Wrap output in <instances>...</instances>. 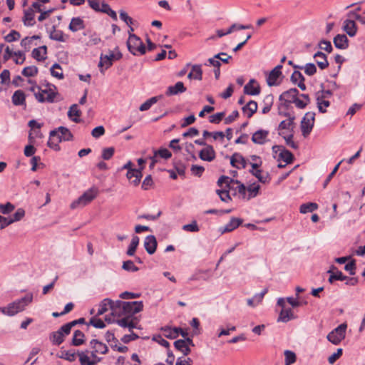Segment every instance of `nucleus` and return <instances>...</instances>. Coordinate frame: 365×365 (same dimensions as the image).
I'll list each match as a JSON object with an SVG mask.
<instances>
[{"mask_svg":"<svg viewBox=\"0 0 365 365\" xmlns=\"http://www.w3.org/2000/svg\"><path fill=\"white\" fill-rule=\"evenodd\" d=\"M114 307V313L119 319L113 320L120 327L128 328L131 331L136 327V322L134 321V314L141 312L143 309L142 301L123 302L116 300Z\"/></svg>","mask_w":365,"mask_h":365,"instance_id":"f257e3e1","label":"nucleus"},{"mask_svg":"<svg viewBox=\"0 0 365 365\" xmlns=\"http://www.w3.org/2000/svg\"><path fill=\"white\" fill-rule=\"evenodd\" d=\"M33 294L29 293L24 297L18 299L6 307H0V312L6 316L13 317L25 310L26 307L32 302Z\"/></svg>","mask_w":365,"mask_h":365,"instance_id":"f03ea898","label":"nucleus"},{"mask_svg":"<svg viewBox=\"0 0 365 365\" xmlns=\"http://www.w3.org/2000/svg\"><path fill=\"white\" fill-rule=\"evenodd\" d=\"M217 185L220 187H222L223 185H225V187H227L230 190L234 191V195H237L240 198L247 200V187L240 181L223 175L218 179Z\"/></svg>","mask_w":365,"mask_h":365,"instance_id":"7ed1b4c3","label":"nucleus"},{"mask_svg":"<svg viewBox=\"0 0 365 365\" xmlns=\"http://www.w3.org/2000/svg\"><path fill=\"white\" fill-rule=\"evenodd\" d=\"M72 138V134L70 130L63 126L59 127L57 130L50 132L48 146L55 150H59L58 143L61 141H68Z\"/></svg>","mask_w":365,"mask_h":365,"instance_id":"20e7f679","label":"nucleus"},{"mask_svg":"<svg viewBox=\"0 0 365 365\" xmlns=\"http://www.w3.org/2000/svg\"><path fill=\"white\" fill-rule=\"evenodd\" d=\"M34 93L36 99L40 103H53L57 95L56 87L54 85H48L46 88L42 89L38 86H33L30 88Z\"/></svg>","mask_w":365,"mask_h":365,"instance_id":"39448f33","label":"nucleus"},{"mask_svg":"<svg viewBox=\"0 0 365 365\" xmlns=\"http://www.w3.org/2000/svg\"><path fill=\"white\" fill-rule=\"evenodd\" d=\"M98 195V189L92 187L83 193L78 199L72 202L70 208L72 210L82 208L91 203Z\"/></svg>","mask_w":365,"mask_h":365,"instance_id":"423d86ee","label":"nucleus"},{"mask_svg":"<svg viewBox=\"0 0 365 365\" xmlns=\"http://www.w3.org/2000/svg\"><path fill=\"white\" fill-rule=\"evenodd\" d=\"M128 51L135 56L143 55L146 52L142 40L135 34H130L127 41Z\"/></svg>","mask_w":365,"mask_h":365,"instance_id":"0eeeda50","label":"nucleus"},{"mask_svg":"<svg viewBox=\"0 0 365 365\" xmlns=\"http://www.w3.org/2000/svg\"><path fill=\"white\" fill-rule=\"evenodd\" d=\"M346 324H341L327 335V339L333 344H339L346 335Z\"/></svg>","mask_w":365,"mask_h":365,"instance_id":"6e6552de","label":"nucleus"},{"mask_svg":"<svg viewBox=\"0 0 365 365\" xmlns=\"http://www.w3.org/2000/svg\"><path fill=\"white\" fill-rule=\"evenodd\" d=\"M133 163L131 161H128L126 164H125L123 167V169L128 170L126 177L128 180L132 179V176L135 177V179L131 181V183L137 186L139 185L140 182V179L142 178V170L144 167L140 168L139 169H134L132 168Z\"/></svg>","mask_w":365,"mask_h":365,"instance_id":"1a4fd4ad","label":"nucleus"},{"mask_svg":"<svg viewBox=\"0 0 365 365\" xmlns=\"http://www.w3.org/2000/svg\"><path fill=\"white\" fill-rule=\"evenodd\" d=\"M314 116L315 113L312 112H307L302 122H301V129L302 135L306 137L308 135L314 126Z\"/></svg>","mask_w":365,"mask_h":365,"instance_id":"9d476101","label":"nucleus"},{"mask_svg":"<svg viewBox=\"0 0 365 365\" xmlns=\"http://www.w3.org/2000/svg\"><path fill=\"white\" fill-rule=\"evenodd\" d=\"M116 50H118V48H116ZM121 58L122 54L119 51H117L116 53L110 51L108 55L101 56L98 66L100 68L105 67V68L107 69L112 66L113 61L119 60Z\"/></svg>","mask_w":365,"mask_h":365,"instance_id":"9b49d317","label":"nucleus"},{"mask_svg":"<svg viewBox=\"0 0 365 365\" xmlns=\"http://www.w3.org/2000/svg\"><path fill=\"white\" fill-rule=\"evenodd\" d=\"M90 346L92 349L91 356L93 359H97L98 354H105L108 352L107 346L96 339H92L90 341Z\"/></svg>","mask_w":365,"mask_h":365,"instance_id":"f8f14e48","label":"nucleus"},{"mask_svg":"<svg viewBox=\"0 0 365 365\" xmlns=\"http://www.w3.org/2000/svg\"><path fill=\"white\" fill-rule=\"evenodd\" d=\"M115 304V301H112L110 299H104L99 304V307L97 312V316H100L106 312L110 309L111 310L112 315L115 317L117 315L114 313V307Z\"/></svg>","mask_w":365,"mask_h":365,"instance_id":"ddd939ff","label":"nucleus"},{"mask_svg":"<svg viewBox=\"0 0 365 365\" xmlns=\"http://www.w3.org/2000/svg\"><path fill=\"white\" fill-rule=\"evenodd\" d=\"M269 132L267 130L259 129L255 132L252 136V141L255 144L264 145L268 140Z\"/></svg>","mask_w":365,"mask_h":365,"instance_id":"4468645a","label":"nucleus"},{"mask_svg":"<svg viewBox=\"0 0 365 365\" xmlns=\"http://www.w3.org/2000/svg\"><path fill=\"white\" fill-rule=\"evenodd\" d=\"M282 65H278L269 72L267 78V83L269 86H273L278 84L277 79L282 76Z\"/></svg>","mask_w":365,"mask_h":365,"instance_id":"2eb2a0df","label":"nucleus"},{"mask_svg":"<svg viewBox=\"0 0 365 365\" xmlns=\"http://www.w3.org/2000/svg\"><path fill=\"white\" fill-rule=\"evenodd\" d=\"M244 93L250 96H257L260 93V86L255 79H250L244 87Z\"/></svg>","mask_w":365,"mask_h":365,"instance_id":"dca6fc26","label":"nucleus"},{"mask_svg":"<svg viewBox=\"0 0 365 365\" xmlns=\"http://www.w3.org/2000/svg\"><path fill=\"white\" fill-rule=\"evenodd\" d=\"M201 160L211 162L215 158V152L212 145H206L199 153Z\"/></svg>","mask_w":365,"mask_h":365,"instance_id":"f3484780","label":"nucleus"},{"mask_svg":"<svg viewBox=\"0 0 365 365\" xmlns=\"http://www.w3.org/2000/svg\"><path fill=\"white\" fill-rule=\"evenodd\" d=\"M144 247L148 254H154L157 248V240L155 237L154 235L147 236L144 240Z\"/></svg>","mask_w":365,"mask_h":365,"instance_id":"a211bd4d","label":"nucleus"},{"mask_svg":"<svg viewBox=\"0 0 365 365\" xmlns=\"http://www.w3.org/2000/svg\"><path fill=\"white\" fill-rule=\"evenodd\" d=\"M298 94L299 91L297 88H290L280 95L279 100L288 103H294Z\"/></svg>","mask_w":365,"mask_h":365,"instance_id":"6ab92c4d","label":"nucleus"},{"mask_svg":"<svg viewBox=\"0 0 365 365\" xmlns=\"http://www.w3.org/2000/svg\"><path fill=\"white\" fill-rule=\"evenodd\" d=\"M186 91L184 83L181 81L177 82L174 86H170L167 88L165 95L168 96L178 95Z\"/></svg>","mask_w":365,"mask_h":365,"instance_id":"aec40b11","label":"nucleus"},{"mask_svg":"<svg viewBox=\"0 0 365 365\" xmlns=\"http://www.w3.org/2000/svg\"><path fill=\"white\" fill-rule=\"evenodd\" d=\"M242 223V220L240 218L232 217L230 221L224 227H220L221 233L230 232L237 228Z\"/></svg>","mask_w":365,"mask_h":365,"instance_id":"412c9836","label":"nucleus"},{"mask_svg":"<svg viewBox=\"0 0 365 365\" xmlns=\"http://www.w3.org/2000/svg\"><path fill=\"white\" fill-rule=\"evenodd\" d=\"M69 334L70 333H66L65 331L63 325L58 330H57L56 331H53L51 334V340L53 342V344L59 345L63 341L64 336Z\"/></svg>","mask_w":365,"mask_h":365,"instance_id":"4be33fe9","label":"nucleus"},{"mask_svg":"<svg viewBox=\"0 0 365 365\" xmlns=\"http://www.w3.org/2000/svg\"><path fill=\"white\" fill-rule=\"evenodd\" d=\"M230 164L236 168H245L246 167L245 159L242 155L235 153L230 158Z\"/></svg>","mask_w":365,"mask_h":365,"instance_id":"5701e85b","label":"nucleus"},{"mask_svg":"<svg viewBox=\"0 0 365 365\" xmlns=\"http://www.w3.org/2000/svg\"><path fill=\"white\" fill-rule=\"evenodd\" d=\"M12 103L14 106H26V96L23 91H16L12 97Z\"/></svg>","mask_w":365,"mask_h":365,"instance_id":"b1692460","label":"nucleus"},{"mask_svg":"<svg viewBox=\"0 0 365 365\" xmlns=\"http://www.w3.org/2000/svg\"><path fill=\"white\" fill-rule=\"evenodd\" d=\"M304 77L303 76L302 73L298 71H294L291 76V81H292V83H297L298 87L302 91L306 90V86L304 83Z\"/></svg>","mask_w":365,"mask_h":365,"instance_id":"393cba45","label":"nucleus"},{"mask_svg":"<svg viewBox=\"0 0 365 365\" xmlns=\"http://www.w3.org/2000/svg\"><path fill=\"white\" fill-rule=\"evenodd\" d=\"M78 356L81 365H96V364L100 361V359H96L93 358V359H91L88 356V351H80L78 353Z\"/></svg>","mask_w":365,"mask_h":365,"instance_id":"a878e982","label":"nucleus"},{"mask_svg":"<svg viewBox=\"0 0 365 365\" xmlns=\"http://www.w3.org/2000/svg\"><path fill=\"white\" fill-rule=\"evenodd\" d=\"M47 47L42 46L36 48L32 51V57L38 61H43L46 58Z\"/></svg>","mask_w":365,"mask_h":365,"instance_id":"bb28decb","label":"nucleus"},{"mask_svg":"<svg viewBox=\"0 0 365 365\" xmlns=\"http://www.w3.org/2000/svg\"><path fill=\"white\" fill-rule=\"evenodd\" d=\"M35 13L32 8H29L24 11V16L23 17V21L25 26H32L35 24L34 21Z\"/></svg>","mask_w":365,"mask_h":365,"instance_id":"cd10ccee","label":"nucleus"},{"mask_svg":"<svg viewBox=\"0 0 365 365\" xmlns=\"http://www.w3.org/2000/svg\"><path fill=\"white\" fill-rule=\"evenodd\" d=\"M257 110V103L255 101H249L242 107L243 113L247 117L251 118Z\"/></svg>","mask_w":365,"mask_h":365,"instance_id":"c85d7f7f","label":"nucleus"},{"mask_svg":"<svg viewBox=\"0 0 365 365\" xmlns=\"http://www.w3.org/2000/svg\"><path fill=\"white\" fill-rule=\"evenodd\" d=\"M187 78L189 79L201 81L202 78V70L201 65L195 64L192 66L191 71L188 73Z\"/></svg>","mask_w":365,"mask_h":365,"instance_id":"c756f323","label":"nucleus"},{"mask_svg":"<svg viewBox=\"0 0 365 365\" xmlns=\"http://www.w3.org/2000/svg\"><path fill=\"white\" fill-rule=\"evenodd\" d=\"M334 46L339 49H345L348 47V38L344 34H338L334 38Z\"/></svg>","mask_w":365,"mask_h":365,"instance_id":"7c9ffc66","label":"nucleus"},{"mask_svg":"<svg viewBox=\"0 0 365 365\" xmlns=\"http://www.w3.org/2000/svg\"><path fill=\"white\" fill-rule=\"evenodd\" d=\"M314 58L318 66L322 70L325 69L329 66L327 56L324 53L318 51L314 55Z\"/></svg>","mask_w":365,"mask_h":365,"instance_id":"2f4dec72","label":"nucleus"},{"mask_svg":"<svg viewBox=\"0 0 365 365\" xmlns=\"http://www.w3.org/2000/svg\"><path fill=\"white\" fill-rule=\"evenodd\" d=\"M343 29L349 36H355L356 33V26L353 20L346 19L344 22Z\"/></svg>","mask_w":365,"mask_h":365,"instance_id":"473e14b6","label":"nucleus"},{"mask_svg":"<svg viewBox=\"0 0 365 365\" xmlns=\"http://www.w3.org/2000/svg\"><path fill=\"white\" fill-rule=\"evenodd\" d=\"M294 318L295 316L290 308L282 309L278 317V322H287Z\"/></svg>","mask_w":365,"mask_h":365,"instance_id":"72a5a7b5","label":"nucleus"},{"mask_svg":"<svg viewBox=\"0 0 365 365\" xmlns=\"http://www.w3.org/2000/svg\"><path fill=\"white\" fill-rule=\"evenodd\" d=\"M84 22L79 17L73 18L69 24V29L73 32H76L79 30L84 29Z\"/></svg>","mask_w":365,"mask_h":365,"instance_id":"f704fd0d","label":"nucleus"},{"mask_svg":"<svg viewBox=\"0 0 365 365\" xmlns=\"http://www.w3.org/2000/svg\"><path fill=\"white\" fill-rule=\"evenodd\" d=\"M81 115V111L78 109L77 104H73L68 112V116L71 120L76 123L80 121L79 117Z\"/></svg>","mask_w":365,"mask_h":365,"instance_id":"c9c22d12","label":"nucleus"},{"mask_svg":"<svg viewBox=\"0 0 365 365\" xmlns=\"http://www.w3.org/2000/svg\"><path fill=\"white\" fill-rule=\"evenodd\" d=\"M294 119H295L294 116H292V117H289L287 120H282L279 125V127H278L279 130H286L287 131L292 132L294 127Z\"/></svg>","mask_w":365,"mask_h":365,"instance_id":"e433bc0d","label":"nucleus"},{"mask_svg":"<svg viewBox=\"0 0 365 365\" xmlns=\"http://www.w3.org/2000/svg\"><path fill=\"white\" fill-rule=\"evenodd\" d=\"M163 98L162 95L152 97L148 99L145 102L140 105L139 110L140 111H145L149 110L153 105L156 103L160 99Z\"/></svg>","mask_w":365,"mask_h":365,"instance_id":"4c0bfd02","label":"nucleus"},{"mask_svg":"<svg viewBox=\"0 0 365 365\" xmlns=\"http://www.w3.org/2000/svg\"><path fill=\"white\" fill-rule=\"evenodd\" d=\"M98 11L108 14L113 21H117L118 19L116 12L106 3L103 2Z\"/></svg>","mask_w":365,"mask_h":365,"instance_id":"58836bf2","label":"nucleus"},{"mask_svg":"<svg viewBox=\"0 0 365 365\" xmlns=\"http://www.w3.org/2000/svg\"><path fill=\"white\" fill-rule=\"evenodd\" d=\"M176 349L180 351L185 356L190 353V349L187 346L186 341L182 339H178L174 343Z\"/></svg>","mask_w":365,"mask_h":365,"instance_id":"ea45409f","label":"nucleus"},{"mask_svg":"<svg viewBox=\"0 0 365 365\" xmlns=\"http://www.w3.org/2000/svg\"><path fill=\"white\" fill-rule=\"evenodd\" d=\"M259 189H260V185L257 183L255 182V183L250 185L247 187V191L248 192L247 200H250L251 198L256 197L259 193Z\"/></svg>","mask_w":365,"mask_h":365,"instance_id":"a19ab883","label":"nucleus"},{"mask_svg":"<svg viewBox=\"0 0 365 365\" xmlns=\"http://www.w3.org/2000/svg\"><path fill=\"white\" fill-rule=\"evenodd\" d=\"M38 38L39 36L36 35L31 37H26L21 40V46L24 48L25 51H28L31 48L34 41Z\"/></svg>","mask_w":365,"mask_h":365,"instance_id":"79ce46f5","label":"nucleus"},{"mask_svg":"<svg viewBox=\"0 0 365 365\" xmlns=\"http://www.w3.org/2000/svg\"><path fill=\"white\" fill-rule=\"evenodd\" d=\"M318 209V205L315 202H308L302 204L300 206V212L305 214L307 212H312Z\"/></svg>","mask_w":365,"mask_h":365,"instance_id":"37998d69","label":"nucleus"},{"mask_svg":"<svg viewBox=\"0 0 365 365\" xmlns=\"http://www.w3.org/2000/svg\"><path fill=\"white\" fill-rule=\"evenodd\" d=\"M165 336L167 338L175 339L179 336V330H181V328H170V327H165L163 329Z\"/></svg>","mask_w":365,"mask_h":365,"instance_id":"c03bdc74","label":"nucleus"},{"mask_svg":"<svg viewBox=\"0 0 365 365\" xmlns=\"http://www.w3.org/2000/svg\"><path fill=\"white\" fill-rule=\"evenodd\" d=\"M84 334L79 331L76 330L74 331L73 339H72V344L74 346H80L84 342Z\"/></svg>","mask_w":365,"mask_h":365,"instance_id":"a18cd8bd","label":"nucleus"},{"mask_svg":"<svg viewBox=\"0 0 365 365\" xmlns=\"http://www.w3.org/2000/svg\"><path fill=\"white\" fill-rule=\"evenodd\" d=\"M293 155L291 152H289L287 150H285L284 148L281 150V152L279 154V159L278 160H282L286 164H289L292 163L293 160Z\"/></svg>","mask_w":365,"mask_h":365,"instance_id":"49530a36","label":"nucleus"},{"mask_svg":"<svg viewBox=\"0 0 365 365\" xmlns=\"http://www.w3.org/2000/svg\"><path fill=\"white\" fill-rule=\"evenodd\" d=\"M139 237L136 235L133 236L130 246L127 250V255L129 256H133L137 247L139 244Z\"/></svg>","mask_w":365,"mask_h":365,"instance_id":"de8ad7c7","label":"nucleus"},{"mask_svg":"<svg viewBox=\"0 0 365 365\" xmlns=\"http://www.w3.org/2000/svg\"><path fill=\"white\" fill-rule=\"evenodd\" d=\"M330 273V276L329 278V282L331 284L334 280H345L347 279V277L344 276L341 272L336 270V272H333L329 270L328 272Z\"/></svg>","mask_w":365,"mask_h":365,"instance_id":"09e8293b","label":"nucleus"},{"mask_svg":"<svg viewBox=\"0 0 365 365\" xmlns=\"http://www.w3.org/2000/svg\"><path fill=\"white\" fill-rule=\"evenodd\" d=\"M51 74L52 76L57 78L58 79H63V74L62 68L58 63H54L51 68Z\"/></svg>","mask_w":365,"mask_h":365,"instance_id":"8fccbe9b","label":"nucleus"},{"mask_svg":"<svg viewBox=\"0 0 365 365\" xmlns=\"http://www.w3.org/2000/svg\"><path fill=\"white\" fill-rule=\"evenodd\" d=\"M49 37L51 39L54 41L60 42L65 41L63 31L61 30H56L54 28L53 30L50 33Z\"/></svg>","mask_w":365,"mask_h":365,"instance_id":"3c124183","label":"nucleus"},{"mask_svg":"<svg viewBox=\"0 0 365 365\" xmlns=\"http://www.w3.org/2000/svg\"><path fill=\"white\" fill-rule=\"evenodd\" d=\"M229 191L230 190L225 187V189L217 190L216 192L222 201L227 202L231 200Z\"/></svg>","mask_w":365,"mask_h":365,"instance_id":"603ef678","label":"nucleus"},{"mask_svg":"<svg viewBox=\"0 0 365 365\" xmlns=\"http://www.w3.org/2000/svg\"><path fill=\"white\" fill-rule=\"evenodd\" d=\"M38 73V68L35 66L25 67L22 71V74L26 77L35 76Z\"/></svg>","mask_w":365,"mask_h":365,"instance_id":"864d4df0","label":"nucleus"},{"mask_svg":"<svg viewBox=\"0 0 365 365\" xmlns=\"http://www.w3.org/2000/svg\"><path fill=\"white\" fill-rule=\"evenodd\" d=\"M264 106L263 107L262 112L265 114L269 112L271 110L272 105L273 103V96L268 95L264 99Z\"/></svg>","mask_w":365,"mask_h":365,"instance_id":"5fc2aeb1","label":"nucleus"},{"mask_svg":"<svg viewBox=\"0 0 365 365\" xmlns=\"http://www.w3.org/2000/svg\"><path fill=\"white\" fill-rule=\"evenodd\" d=\"M317 106L319 108V110L322 113L326 112V108L329 106V101L326 100V98H319V96H317Z\"/></svg>","mask_w":365,"mask_h":365,"instance_id":"6e6d98bb","label":"nucleus"},{"mask_svg":"<svg viewBox=\"0 0 365 365\" xmlns=\"http://www.w3.org/2000/svg\"><path fill=\"white\" fill-rule=\"evenodd\" d=\"M85 323V319L84 318H80L76 320H73L71 322H68L63 325V329L66 333H70L71 329L76 326L78 324H84Z\"/></svg>","mask_w":365,"mask_h":365,"instance_id":"4d7b16f0","label":"nucleus"},{"mask_svg":"<svg viewBox=\"0 0 365 365\" xmlns=\"http://www.w3.org/2000/svg\"><path fill=\"white\" fill-rule=\"evenodd\" d=\"M285 356V365H291L296 361V354L289 350H286L284 351Z\"/></svg>","mask_w":365,"mask_h":365,"instance_id":"13d9d810","label":"nucleus"},{"mask_svg":"<svg viewBox=\"0 0 365 365\" xmlns=\"http://www.w3.org/2000/svg\"><path fill=\"white\" fill-rule=\"evenodd\" d=\"M220 56H227V53L222 52V53H219L216 54L212 58H210L207 60L209 65L213 66L216 68H220L221 66L220 61H218Z\"/></svg>","mask_w":365,"mask_h":365,"instance_id":"bf43d9fd","label":"nucleus"},{"mask_svg":"<svg viewBox=\"0 0 365 365\" xmlns=\"http://www.w3.org/2000/svg\"><path fill=\"white\" fill-rule=\"evenodd\" d=\"M15 206L11 202H6V204H0V212L3 215H8L14 211Z\"/></svg>","mask_w":365,"mask_h":365,"instance_id":"052dcab7","label":"nucleus"},{"mask_svg":"<svg viewBox=\"0 0 365 365\" xmlns=\"http://www.w3.org/2000/svg\"><path fill=\"white\" fill-rule=\"evenodd\" d=\"M122 268L128 272H135L139 270L138 267H136L133 262L131 260H127L123 262Z\"/></svg>","mask_w":365,"mask_h":365,"instance_id":"680f3d73","label":"nucleus"},{"mask_svg":"<svg viewBox=\"0 0 365 365\" xmlns=\"http://www.w3.org/2000/svg\"><path fill=\"white\" fill-rule=\"evenodd\" d=\"M20 37H21V35H20L19 32H18L15 30H12V31H11V32L9 34H7L4 37V39L6 42L11 43V42L17 41L18 39L20 38Z\"/></svg>","mask_w":365,"mask_h":365,"instance_id":"e2e57ef3","label":"nucleus"},{"mask_svg":"<svg viewBox=\"0 0 365 365\" xmlns=\"http://www.w3.org/2000/svg\"><path fill=\"white\" fill-rule=\"evenodd\" d=\"M101 42V37L96 34H93L89 36L87 45L89 46H93L99 44Z\"/></svg>","mask_w":365,"mask_h":365,"instance_id":"0e129e2a","label":"nucleus"},{"mask_svg":"<svg viewBox=\"0 0 365 365\" xmlns=\"http://www.w3.org/2000/svg\"><path fill=\"white\" fill-rule=\"evenodd\" d=\"M182 230L187 232H196L199 231V227L197 222L194 220L190 224L184 225Z\"/></svg>","mask_w":365,"mask_h":365,"instance_id":"69168bd1","label":"nucleus"},{"mask_svg":"<svg viewBox=\"0 0 365 365\" xmlns=\"http://www.w3.org/2000/svg\"><path fill=\"white\" fill-rule=\"evenodd\" d=\"M89 324L98 329H103L106 327L104 322L102 319L97 318L96 317H92L90 319Z\"/></svg>","mask_w":365,"mask_h":365,"instance_id":"338daca9","label":"nucleus"},{"mask_svg":"<svg viewBox=\"0 0 365 365\" xmlns=\"http://www.w3.org/2000/svg\"><path fill=\"white\" fill-rule=\"evenodd\" d=\"M24 215L25 210L23 208H19L10 219L12 220V223H14L15 222L20 221Z\"/></svg>","mask_w":365,"mask_h":365,"instance_id":"774afa93","label":"nucleus"}]
</instances>
